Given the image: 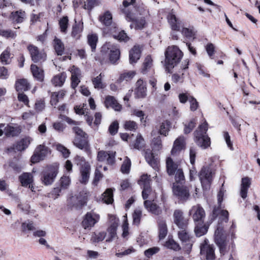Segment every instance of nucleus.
Wrapping results in <instances>:
<instances>
[{
    "instance_id": "obj_33",
    "label": "nucleus",
    "mask_w": 260,
    "mask_h": 260,
    "mask_svg": "<svg viewBox=\"0 0 260 260\" xmlns=\"http://www.w3.org/2000/svg\"><path fill=\"white\" fill-rule=\"evenodd\" d=\"M15 88L17 91H26L29 88V84L26 79H19L16 82Z\"/></svg>"
},
{
    "instance_id": "obj_48",
    "label": "nucleus",
    "mask_w": 260,
    "mask_h": 260,
    "mask_svg": "<svg viewBox=\"0 0 260 260\" xmlns=\"http://www.w3.org/2000/svg\"><path fill=\"white\" fill-rule=\"evenodd\" d=\"M94 87L97 89H102L105 87V85L102 82V74L92 79Z\"/></svg>"
},
{
    "instance_id": "obj_19",
    "label": "nucleus",
    "mask_w": 260,
    "mask_h": 260,
    "mask_svg": "<svg viewBox=\"0 0 260 260\" xmlns=\"http://www.w3.org/2000/svg\"><path fill=\"white\" fill-rule=\"evenodd\" d=\"M90 171V166L88 162H84L80 168L81 179L80 182L85 184L88 181Z\"/></svg>"
},
{
    "instance_id": "obj_22",
    "label": "nucleus",
    "mask_w": 260,
    "mask_h": 260,
    "mask_svg": "<svg viewBox=\"0 0 260 260\" xmlns=\"http://www.w3.org/2000/svg\"><path fill=\"white\" fill-rule=\"evenodd\" d=\"M105 105L107 108L111 107L115 111H120L121 109V105L119 104L114 96L108 95L106 96Z\"/></svg>"
},
{
    "instance_id": "obj_57",
    "label": "nucleus",
    "mask_w": 260,
    "mask_h": 260,
    "mask_svg": "<svg viewBox=\"0 0 260 260\" xmlns=\"http://www.w3.org/2000/svg\"><path fill=\"white\" fill-rule=\"evenodd\" d=\"M71 180L69 176H63L59 180V184L62 189H67L70 185Z\"/></svg>"
},
{
    "instance_id": "obj_24",
    "label": "nucleus",
    "mask_w": 260,
    "mask_h": 260,
    "mask_svg": "<svg viewBox=\"0 0 260 260\" xmlns=\"http://www.w3.org/2000/svg\"><path fill=\"white\" fill-rule=\"evenodd\" d=\"M144 156L146 160L150 166L155 170L158 169L157 161L150 150L147 149L145 151Z\"/></svg>"
},
{
    "instance_id": "obj_16",
    "label": "nucleus",
    "mask_w": 260,
    "mask_h": 260,
    "mask_svg": "<svg viewBox=\"0 0 260 260\" xmlns=\"http://www.w3.org/2000/svg\"><path fill=\"white\" fill-rule=\"evenodd\" d=\"M86 203L85 197H81L76 196L71 197L68 200V206L72 208L80 209Z\"/></svg>"
},
{
    "instance_id": "obj_64",
    "label": "nucleus",
    "mask_w": 260,
    "mask_h": 260,
    "mask_svg": "<svg viewBox=\"0 0 260 260\" xmlns=\"http://www.w3.org/2000/svg\"><path fill=\"white\" fill-rule=\"evenodd\" d=\"M125 129L129 131H135L137 128V124L134 121H126L124 124Z\"/></svg>"
},
{
    "instance_id": "obj_20",
    "label": "nucleus",
    "mask_w": 260,
    "mask_h": 260,
    "mask_svg": "<svg viewBox=\"0 0 260 260\" xmlns=\"http://www.w3.org/2000/svg\"><path fill=\"white\" fill-rule=\"evenodd\" d=\"M251 185V179L248 177H244L241 180L240 195L242 198L245 199L247 198V192Z\"/></svg>"
},
{
    "instance_id": "obj_50",
    "label": "nucleus",
    "mask_w": 260,
    "mask_h": 260,
    "mask_svg": "<svg viewBox=\"0 0 260 260\" xmlns=\"http://www.w3.org/2000/svg\"><path fill=\"white\" fill-rule=\"evenodd\" d=\"M152 59L150 56H147L144 60L143 63V67L142 69V72L143 74H146L148 70L152 67Z\"/></svg>"
},
{
    "instance_id": "obj_9",
    "label": "nucleus",
    "mask_w": 260,
    "mask_h": 260,
    "mask_svg": "<svg viewBox=\"0 0 260 260\" xmlns=\"http://www.w3.org/2000/svg\"><path fill=\"white\" fill-rule=\"evenodd\" d=\"M100 219V215L91 210L88 212L84 216L82 222V226L84 229H90L99 221Z\"/></svg>"
},
{
    "instance_id": "obj_1",
    "label": "nucleus",
    "mask_w": 260,
    "mask_h": 260,
    "mask_svg": "<svg viewBox=\"0 0 260 260\" xmlns=\"http://www.w3.org/2000/svg\"><path fill=\"white\" fill-rule=\"evenodd\" d=\"M183 53L176 46H169L165 52V66L168 72L180 61Z\"/></svg>"
},
{
    "instance_id": "obj_10",
    "label": "nucleus",
    "mask_w": 260,
    "mask_h": 260,
    "mask_svg": "<svg viewBox=\"0 0 260 260\" xmlns=\"http://www.w3.org/2000/svg\"><path fill=\"white\" fill-rule=\"evenodd\" d=\"M27 49L30 55L31 60L36 63L42 62L46 59V54L44 50H40L39 48L34 45H29Z\"/></svg>"
},
{
    "instance_id": "obj_14",
    "label": "nucleus",
    "mask_w": 260,
    "mask_h": 260,
    "mask_svg": "<svg viewBox=\"0 0 260 260\" xmlns=\"http://www.w3.org/2000/svg\"><path fill=\"white\" fill-rule=\"evenodd\" d=\"M134 94L137 99H144L147 96L146 83L141 79H139L135 84Z\"/></svg>"
},
{
    "instance_id": "obj_7",
    "label": "nucleus",
    "mask_w": 260,
    "mask_h": 260,
    "mask_svg": "<svg viewBox=\"0 0 260 260\" xmlns=\"http://www.w3.org/2000/svg\"><path fill=\"white\" fill-rule=\"evenodd\" d=\"M58 173V167L57 166H51L43 172L42 181L45 185H49L54 181Z\"/></svg>"
},
{
    "instance_id": "obj_5",
    "label": "nucleus",
    "mask_w": 260,
    "mask_h": 260,
    "mask_svg": "<svg viewBox=\"0 0 260 260\" xmlns=\"http://www.w3.org/2000/svg\"><path fill=\"white\" fill-rule=\"evenodd\" d=\"M214 174V171L209 166L202 168L199 174V178L203 189H209Z\"/></svg>"
},
{
    "instance_id": "obj_49",
    "label": "nucleus",
    "mask_w": 260,
    "mask_h": 260,
    "mask_svg": "<svg viewBox=\"0 0 260 260\" xmlns=\"http://www.w3.org/2000/svg\"><path fill=\"white\" fill-rule=\"evenodd\" d=\"M165 246L170 249L174 250L175 251L179 250L181 249L180 245L173 239H169L166 242Z\"/></svg>"
},
{
    "instance_id": "obj_46",
    "label": "nucleus",
    "mask_w": 260,
    "mask_h": 260,
    "mask_svg": "<svg viewBox=\"0 0 260 260\" xmlns=\"http://www.w3.org/2000/svg\"><path fill=\"white\" fill-rule=\"evenodd\" d=\"M100 20L104 25L109 26L112 23V14L109 11H107L100 17Z\"/></svg>"
},
{
    "instance_id": "obj_36",
    "label": "nucleus",
    "mask_w": 260,
    "mask_h": 260,
    "mask_svg": "<svg viewBox=\"0 0 260 260\" xmlns=\"http://www.w3.org/2000/svg\"><path fill=\"white\" fill-rule=\"evenodd\" d=\"M25 16V13L23 11H17L11 13V19L13 22L21 23L23 22Z\"/></svg>"
},
{
    "instance_id": "obj_41",
    "label": "nucleus",
    "mask_w": 260,
    "mask_h": 260,
    "mask_svg": "<svg viewBox=\"0 0 260 260\" xmlns=\"http://www.w3.org/2000/svg\"><path fill=\"white\" fill-rule=\"evenodd\" d=\"M171 123L168 120L162 122L160 125L159 133L160 135L167 136L170 130Z\"/></svg>"
},
{
    "instance_id": "obj_62",
    "label": "nucleus",
    "mask_w": 260,
    "mask_h": 260,
    "mask_svg": "<svg viewBox=\"0 0 260 260\" xmlns=\"http://www.w3.org/2000/svg\"><path fill=\"white\" fill-rule=\"evenodd\" d=\"M100 4V0H87L86 4L84 5V8L91 10L93 7L98 6Z\"/></svg>"
},
{
    "instance_id": "obj_63",
    "label": "nucleus",
    "mask_w": 260,
    "mask_h": 260,
    "mask_svg": "<svg viewBox=\"0 0 260 260\" xmlns=\"http://www.w3.org/2000/svg\"><path fill=\"white\" fill-rule=\"evenodd\" d=\"M196 122L194 119L191 120L188 123L184 124V132L187 134L189 133L195 127Z\"/></svg>"
},
{
    "instance_id": "obj_17",
    "label": "nucleus",
    "mask_w": 260,
    "mask_h": 260,
    "mask_svg": "<svg viewBox=\"0 0 260 260\" xmlns=\"http://www.w3.org/2000/svg\"><path fill=\"white\" fill-rule=\"evenodd\" d=\"M97 158L99 161L106 162L108 164L112 165L115 162V152L100 151L98 152Z\"/></svg>"
},
{
    "instance_id": "obj_55",
    "label": "nucleus",
    "mask_w": 260,
    "mask_h": 260,
    "mask_svg": "<svg viewBox=\"0 0 260 260\" xmlns=\"http://www.w3.org/2000/svg\"><path fill=\"white\" fill-rule=\"evenodd\" d=\"M152 146L154 151H159L161 149L162 144L160 136H158L153 139Z\"/></svg>"
},
{
    "instance_id": "obj_47",
    "label": "nucleus",
    "mask_w": 260,
    "mask_h": 260,
    "mask_svg": "<svg viewBox=\"0 0 260 260\" xmlns=\"http://www.w3.org/2000/svg\"><path fill=\"white\" fill-rule=\"evenodd\" d=\"M74 145L80 149H86L88 146L87 142L84 139L76 137L74 141Z\"/></svg>"
},
{
    "instance_id": "obj_30",
    "label": "nucleus",
    "mask_w": 260,
    "mask_h": 260,
    "mask_svg": "<svg viewBox=\"0 0 260 260\" xmlns=\"http://www.w3.org/2000/svg\"><path fill=\"white\" fill-rule=\"evenodd\" d=\"M118 226V223L116 221L113 222L108 228L107 232L109 237L106 239V242L112 241L116 237V231Z\"/></svg>"
},
{
    "instance_id": "obj_59",
    "label": "nucleus",
    "mask_w": 260,
    "mask_h": 260,
    "mask_svg": "<svg viewBox=\"0 0 260 260\" xmlns=\"http://www.w3.org/2000/svg\"><path fill=\"white\" fill-rule=\"evenodd\" d=\"M137 11L140 15L145 18H147L150 15L149 10L143 4L138 7Z\"/></svg>"
},
{
    "instance_id": "obj_26",
    "label": "nucleus",
    "mask_w": 260,
    "mask_h": 260,
    "mask_svg": "<svg viewBox=\"0 0 260 260\" xmlns=\"http://www.w3.org/2000/svg\"><path fill=\"white\" fill-rule=\"evenodd\" d=\"M145 208L149 212L155 215H159L161 213V210L160 208L151 201L146 200L144 203Z\"/></svg>"
},
{
    "instance_id": "obj_51",
    "label": "nucleus",
    "mask_w": 260,
    "mask_h": 260,
    "mask_svg": "<svg viewBox=\"0 0 260 260\" xmlns=\"http://www.w3.org/2000/svg\"><path fill=\"white\" fill-rule=\"evenodd\" d=\"M0 35L6 38L14 39L16 36V32L11 29H0Z\"/></svg>"
},
{
    "instance_id": "obj_56",
    "label": "nucleus",
    "mask_w": 260,
    "mask_h": 260,
    "mask_svg": "<svg viewBox=\"0 0 260 260\" xmlns=\"http://www.w3.org/2000/svg\"><path fill=\"white\" fill-rule=\"evenodd\" d=\"M131 166V160L126 156L121 166V171L123 173H128Z\"/></svg>"
},
{
    "instance_id": "obj_52",
    "label": "nucleus",
    "mask_w": 260,
    "mask_h": 260,
    "mask_svg": "<svg viewBox=\"0 0 260 260\" xmlns=\"http://www.w3.org/2000/svg\"><path fill=\"white\" fill-rule=\"evenodd\" d=\"M142 212L139 209L135 210L133 214V223L137 225H139L142 217Z\"/></svg>"
},
{
    "instance_id": "obj_15",
    "label": "nucleus",
    "mask_w": 260,
    "mask_h": 260,
    "mask_svg": "<svg viewBox=\"0 0 260 260\" xmlns=\"http://www.w3.org/2000/svg\"><path fill=\"white\" fill-rule=\"evenodd\" d=\"M173 219L174 223L179 229L187 228L188 225V220L185 219L183 216V212L180 209H176L173 213Z\"/></svg>"
},
{
    "instance_id": "obj_44",
    "label": "nucleus",
    "mask_w": 260,
    "mask_h": 260,
    "mask_svg": "<svg viewBox=\"0 0 260 260\" xmlns=\"http://www.w3.org/2000/svg\"><path fill=\"white\" fill-rule=\"evenodd\" d=\"M174 174L176 181L174 183L175 184H178L180 183L182 184L185 182V177L182 169L180 168L179 170H177Z\"/></svg>"
},
{
    "instance_id": "obj_2",
    "label": "nucleus",
    "mask_w": 260,
    "mask_h": 260,
    "mask_svg": "<svg viewBox=\"0 0 260 260\" xmlns=\"http://www.w3.org/2000/svg\"><path fill=\"white\" fill-rule=\"evenodd\" d=\"M208 130V124L205 121L199 125L198 129L194 132V141L197 145L203 148H206L210 145V139L206 132Z\"/></svg>"
},
{
    "instance_id": "obj_27",
    "label": "nucleus",
    "mask_w": 260,
    "mask_h": 260,
    "mask_svg": "<svg viewBox=\"0 0 260 260\" xmlns=\"http://www.w3.org/2000/svg\"><path fill=\"white\" fill-rule=\"evenodd\" d=\"M83 29V22L77 23V22L75 21V23L73 26L72 27V31L71 33L72 37L76 40L79 39L81 37V32H82Z\"/></svg>"
},
{
    "instance_id": "obj_18",
    "label": "nucleus",
    "mask_w": 260,
    "mask_h": 260,
    "mask_svg": "<svg viewBox=\"0 0 260 260\" xmlns=\"http://www.w3.org/2000/svg\"><path fill=\"white\" fill-rule=\"evenodd\" d=\"M185 139L183 136H180L175 140L171 151L173 155H177L185 148Z\"/></svg>"
},
{
    "instance_id": "obj_43",
    "label": "nucleus",
    "mask_w": 260,
    "mask_h": 260,
    "mask_svg": "<svg viewBox=\"0 0 260 260\" xmlns=\"http://www.w3.org/2000/svg\"><path fill=\"white\" fill-rule=\"evenodd\" d=\"M106 233L105 232H94L93 233L91 241L93 243H99L102 241L106 237Z\"/></svg>"
},
{
    "instance_id": "obj_12",
    "label": "nucleus",
    "mask_w": 260,
    "mask_h": 260,
    "mask_svg": "<svg viewBox=\"0 0 260 260\" xmlns=\"http://www.w3.org/2000/svg\"><path fill=\"white\" fill-rule=\"evenodd\" d=\"M173 191L174 194L182 201L187 200L190 196L188 189L183 185L173 183Z\"/></svg>"
},
{
    "instance_id": "obj_11",
    "label": "nucleus",
    "mask_w": 260,
    "mask_h": 260,
    "mask_svg": "<svg viewBox=\"0 0 260 260\" xmlns=\"http://www.w3.org/2000/svg\"><path fill=\"white\" fill-rule=\"evenodd\" d=\"M50 152L49 149L44 145H40L36 148L34 153L31 157L32 163H36L44 159Z\"/></svg>"
},
{
    "instance_id": "obj_23",
    "label": "nucleus",
    "mask_w": 260,
    "mask_h": 260,
    "mask_svg": "<svg viewBox=\"0 0 260 260\" xmlns=\"http://www.w3.org/2000/svg\"><path fill=\"white\" fill-rule=\"evenodd\" d=\"M30 70L33 77L38 81L42 82L44 80V74L43 70L36 64H31Z\"/></svg>"
},
{
    "instance_id": "obj_40",
    "label": "nucleus",
    "mask_w": 260,
    "mask_h": 260,
    "mask_svg": "<svg viewBox=\"0 0 260 260\" xmlns=\"http://www.w3.org/2000/svg\"><path fill=\"white\" fill-rule=\"evenodd\" d=\"M11 58L10 50L9 48H7L1 54L0 56V60L3 64H8L11 62Z\"/></svg>"
},
{
    "instance_id": "obj_4",
    "label": "nucleus",
    "mask_w": 260,
    "mask_h": 260,
    "mask_svg": "<svg viewBox=\"0 0 260 260\" xmlns=\"http://www.w3.org/2000/svg\"><path fill=\"white\" fill-rule=\"evenodd\" d=\"M178 236L181 242L183 249L189 253L194 243L193 237L187 230V228L180 229V231L178 232Z\"/></svg>"
},
{
    "instance_id": "obj_45",
    "label": "nucleus",
    "mask_w": 260,
    "mask_h": 260,
    "mask_svg": "<svg viewBox=\"0 0 260 260\" xmlns=\"http://www.w3.org/2000/svg\"><path fill=\"white\" fill-rule=\"evenodd\" d=\"M88 44L90 46L92 51H94L96 48V43L98 42V38L96 35H89L87 36Z\"/></svg>"
},
{
    "instance_id": "obj_39",
    "label": "nucleus",
    "mask_w": 260,
    "mask_h": 260,
    "mask_svg": "<svg viewBox=\"0 0 260 260\" xmlns=\"http://www.w3.org/2000/svg\"><path fill=\"white\" fill-rule=\"evenodd\" d=\"M54 48L58 55H61L64 50V47L61 41L55 38L53 41Z\"/></svg>"
},
{
    "instance_id": "obj_61",
    "label": "nucleus",
    "mask_w": 260,
    "mask_h": 260,
    "mask_svg": "<svg viewBox=\"0 0 260 260\" xmlns=\"http://www.w3.org/2000/svg\"><path fill=\"white\" fill-rule=\"evenodd\" d=\"M150 176L147 174L143 175L141 176V179L139 181V184L142 186H150Z\"/></svg>"
},
{
    "instance_id": "obj_3",
    "label": "nucleus",
    "mask_w": 260,
    "mask_h": 260,
    "mask_svg": "<svg viewBox=\"0 0 260 260\" xmlns=\"http://www.w3.org/2000/svg\"><path fill=\"white\" fill-rule=\"evenodd\" d=\"M227 233L223 230L221 223H219L214 234L215 242L219 249L220 254L224 255L228 250Z\"/></svg>"
},
{
    "instance_id": "obj_28",
    "label": "nucleus",
    "mask_w": 260,
    "mask_h": 260,
    "mask_svg": "<svg viewBox=\"0 0 260 260\" xmlns=\"http://www.w3.org/2000/svg\"><path fill=\"white\" fill-rule=\"evenodd\" d=\"M19 180L21 184L23 186H27L31 188V190L33 191L32 186L30 187V184L32 182V176L30 173H24L19 176Z\"/></svg>"
},
{
    "instance_id": "obj_60",
    "label": "nucleus",
    "mask_w": 260,
    "mask_h": 260,
    "mask_svg": "<svg viewBox=\"0 0 260 260\" xmlns=\"http://www.w3.org/2000/svg\"><path fill=\"white\" fill-rule=\"evenodd\" d=\"M198 224H197L194 229V232L197 237H201L207 233L208 229L205 225L200 226Z\"/></svg>"
},
{
    "instance_id": "obj_8",
    "label": "nucleus",
    "mask_w": 260,
    "mask_h": 260,
    "mask_svg": "<svg viewBox=\"0 0 260 260\" xmlns=\"http://www.w3.org/2000/svg\"><path fill=\"white\" fill-rule=\"evenodd\" d=\"M201 256L207 260H214L215 254L214 246L209 244V241L205 239L200 245Z\"/></svg>"
},
{
    "instance_id": "obj_21",
    "label": "nucleus",
    "mask_w": 260,
    "mask_h": 260,
    "mask_svg": "<svg viewBox=\"0 0 260 260\" xmlns=\"http://www.w3.org/2000/svg\"><path fill=\"white\" fill-rule=\"evenodd\" d=\"M167 19L172 30L177 31L180 30L179 22L176 17L175 12L173 9L169 13Z\"/></svg>"
},
{
    "instance_id": "obj_13",
    "label": "nucleus",
    "mask_w": 260,
    "mask_h": 260,
    "mask_svg": "<svg viewBox=\"0 0 260 260\" xmlns=\"http://www.w3.org/2000/svg\"><path fill=\"white\" fill-rule=\"evenodd\" d=\"M189 214L192 215L193 219L195 222L202 224L204 222L205 217V212L204 209L199 205L193 206L189 211Z\"/></svg>"
},
{
    "instance_id": "obj_32",
    "label": "nucleus",
    "mask_w": 260,
    "mask_h": 260,
    "mask_svg": "<svg viewBox=\"0 0 260 260\" xmlns=\"http://www.w3.org/2000/svg\"><path fill=\"white\" fill-rule=\"evenodd\" d=\"M66 78V74L63 72L55 75L51 80V82L55 86H61L63 84Z\"/></svg>"
},
{
    "instance_id": "obj_31",
    "label": "nucleus",
    "mask_w": 260,
    "mask_h": 260,
    "mask_svg": "<svg viewBox=\"0 0 260 260\" xmlns=\"http://www.w3.org/2000/svg\"><path fill=\"white\" fill-rule=\"evenodd\" d=\"M166 167L168 174L170 176L174 175L177 170L180 169L178 165L174 162L171 157H168L166 159Z\"/></svg>"
},
{
    "instance_id": "obj_6",
    "label": "nucleus",
    "mask_w": 260,
    "mask_h": 260,
    "mask_svg": "<svg viewBox=\"0 0 260 260\" xmlns=\"http://www.w3.org/2000/svg\"><path fill=\"white\" fill-rule=\"evenodd\" d=\"M101 52L109 55V59L112 63H115L119 59L120 53L118 46L110 42L106 43L102 46Z\"/></svg>"
},
{
    "instance_id": "obj_54",
    "label": "nucleus",
    "mask_w": 260,
    "mask_h": 260,
    "mask_svg": "<svg viewBox=\"0 0 260 260\" xmlns=\"http://www.w3.org/2000/svg\"><path fill=\"white\" fill-rule=\"evenodd\" d=\"M123 222L122 225V236L123 238H126L128 234V223L127 222V215L125 214L123 216Z\"/></svg>"
},
{
    "instance_id": "obj_29",
    "label": "nucleus",
    "mask_w": 260,
    "mask_h": 260,
    "mask_svg": "<svg viewBox=\"0 0 260 260\" xmlns=\"http://www.w3.org/2000/svg\"><path fill=\"white\" fill-rule=\"evenodd\" d=\"M140 56L141 50L139 46H134L129 51L130 63H136L140 59Z\"/></svg>"
},
{
    "instance_id": "obj_35",
    "label": "nucleus",
    "mask_w": 260,
    "mask_h": 260,
    "mask_svg": "<svg viewBox=\"0 0 260 260\" xmlns=\"http://www.w3.org/2000/svg\"><path fill=\"white\" fill-rule=\"evenodd\" d=\"M20 133V129L18 126H13L8 125L5 128V134L7 137H14L18 135Z\"/></svg>"
},
{
    "instance_id": "obj_53",
    "label": "nucleus",
    "mask_w": 260,
    "mask_h": 260,
    "mask_svg": "<svg viewBox=\"0 0 260 260\" xmlns=\"http://www.w3.org/2000/svg\"><path fill=\"white\" fill-rule=\"evenodd\" d=\"M69 23V19L67 16H64L59 21L60 31L66 33L67 30Z\"/></svg>"
},
{
    "instance_id": "obj_42",
    "label": "nucleus",
    "mask_w": 260,
    "mask_h": 260,
    "mask_svg": "<svg viewBox=\"0 0 260 260\" xmlns=\"http://www.w3.org/2000/svg\"><path fill=\"white\" fill-rule=\"evenodd\" d=\"M146 18H145L144 17H141L140 18H138V19H136L134 21V23L130 25L131 27L133 28L134 27V25H135L134 27L136 29H143L145 27V26L146 24Z\"/></svg>"
},
{
    "instance_id": "obj_34",
    "label": "nucleus",
    "mask_w": 260,
    "mask_h": 260,
    "mask_svg": "<svg viewBox=\"0 0 260 260\" xmlns=\"http://www.w3.org/2000/svg\"><path fill=\"white\" fill-rule=\"evenodd\" d=\"M158 230H159V238L163 239L167 236L168 233V229L166 222L165 220L159 219L158 221Z\"/></svg>"
},
{
    "instance_id": "obj_25",
    "label": "nucleus",
    "mask_w": 260,
    "mask_h": 260,
    "mask_svg": "<svg viewBox=\"0 0 260 260\" xmlns=\"http://www.w3.org/2000/svg\"><path fill=\"white\" fill-rule=\"evenodd\" d=\"M32 141V139L30 137H25L16 143L14 149L20 151H23L28 147Z\"/></svg>"
},
{
    "instance_id": "obj_58",
    "label": "nucleus",
    "mask_w": 260,
    "mask_h": 260,
    "mask_svg": "<svg viewBox=\"0 0 260 260\" xmlns=\"http://www.w3.org/2000/svg\"><path fill=\"white\" fill-rule=\"evenodd\" d=\"M136 73L134 71H129L122 74L119 78V81L122 82L124 80L129 81L133 79L135 76Z\"/></svg>"
},
{
    "instance_id": "obj_38",
    "label": "nucleus",
    "mask_w": 260,
    "mask_h": 260,
    "mask_svg": "<svg viewBox=\"0 0 260 260\" xmlns=\"http://www.w3.org/2000/svg\"><path fill=\"white\" fill-rule=\"evenodd\" d=\"M102 200L107 204H110L113 202V190L111 188L107 189L102 194Z\"/></svg>"
},
{
    "instance_id": "obj_37",
    "label": "nucleus",
    "mask_w": 260,
    "mask_h": 260,
    "mask_svg": "<svg viewBox=\"0 0 260 260\" xmlns=\"http://www.w3.org/2000/svg\"><path fill=\"white\" fill-rule=\"evenodd\" d=\"M135 252V249L132 246H130L127 248H122L120 249L117 250L115 253V255L117 257H122L128 255Z\"/></svg>"
}]
</instances>
